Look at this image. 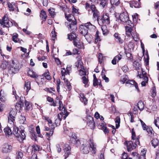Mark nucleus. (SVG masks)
<instances>
[{
	"instance_id": "nucleus-1",
	"label": "nucleus",
	"mask_w": 159,
	"mask_h": 159,
	"mask_svg": "<svg viewBox=\"0 0 159 159\" xmlns=\"http://www.w3.org/2000/svg\"><path fill=\"white\" fill-rule=\"evenodd\" d=\"M95 26L92 25L90 22L81 25L79 28L80 33L84 35L86 39V36L88 33V30H92L95 29Z\"/></svg>"
},
{
	"instance_id": "nucleus-2",
	"label": "nucleus",
	"mask_w": 159,
	"mask_h": 159,
	"mask_svg": "<svg viewBox=\"0 0 159 159\" xmlns=\"http://www.w3.org/2000/svg\"><path fill=\"white\" fill-rule=\"evenodd\" d=\"M13 133L16 139L20 142H22L25 139L26 136L23 129H20L17 127H14Z\"/></svg>"
},
{
	"instance_id": "nucleus-3",
	"label": "nucleus",
	"mask_w": 159,
	"mask_h": 159,
	"mask_svg": "<svg viewBox=\"0 0 159 159\" xmlns=\"http://www.w3.org/2000/svg\"><path fill=\"white\" fill-rule=\"evenodd\" d=\"M90 148H91L93 151V153L95 154L96 153V148L94 147L93 143H92L89 145V144H83L80 147V149L81 152L83 154H87L89 152Z\"/></svg>"
},
{
	"instance_id": "nucleus-4",
	"label": "nucleus",
	"mask_w": 159,
	"mask_h": 159,
	"mask_svg": "<svg viewBox=\"0 0 159 159\" xmlns=\"http://www.w3.org/2000/svg\"><path fill=\"white\" fill-rule=\"evenodd\" d=\"M19 70V64L12 60L8 67V72L10 74H15Z\"/></svg>"
},
{
	"instance_id": "nucleus-5",
	"label": "nucleus",
	"mask_w": 159,
	"mask_h": 159,
	"mask_svg": "<svg viewBox=\"0 0 159 159\" xmlns=\"http://www.w3.org/2000/svg\"><path fill=\"white\" fill-rule=\"evenodd\" d=\"M98 21L100 25L102 24H109L110 23L109 15L107 13H104L100 17L98 18Z\"/></svg>"
},
{
	"instance_id": "nucleus-6",
	"label": "nucleus",
	"mask_w": 159,
	"mask_h": 159,
	"mask_svg": "<svg viewBox=\"0 0 159 159\" xmlns=\"http://www.w3.org/2000/svg\"><path fill=\"white\" fill-rule=\"evenodd\" d=\"M0 24L3 27L9 28L12 25L11 21L9 20L7 16L5 15L2 19H0Z\"/></svg>"
},
{
	"instance_id": "nucleus-7",
	"label": "nucleus",
	"mask_w": 159,
	"mask_h": 159,
	"mask_svg": "<svg viewBox=\"0 0 159 159\" xmlns=\"http://www.w3.org/2000/svg\"><path fill=\"white\" fill-rule=\"evenodd\" d=\"M120 20L121 22L126 23L129 25L131 23V21L129 20V17L127 12H123L119 16Z\"/></svg>"
},
{
	"instance_id": "nucleus-8",
	"label": "nucleus",
	"mask_w": 159,
	"mask_h": 159,
	"mask_svg": "<svg viewBox=\"0 0 159 159\" xmlns=\"http://www.w3.org/2000/svg\"><path fill=\"white\" fill-rule=\"evenodd\" d=\"M76 22L75 21H73L71 22L67 23V27L68 30L72 33H75L77 30L76 26Z\"/></svg>"
},
{
	"instance_id": "nucleus-9",
	"label": "nucleus",
	"mask_w": 159,
	"mask_h": 159,
	"mask_svg": "<svg viewBox=\"0 0 159 159\" xmlns=\"http://www.w3.org/2000/svg\"><path fill=\"white\" fill-rule=\"evenodd\" d=\"M16 114L17 111L16 109H12L11 110L9 116L8 117V121L10 124H11L12 123H14Z\"/></svg>"
},
{
	"instance_id": "nucleus-10",
	"label": "nucleus",
	"mask_w": 159,
	"mask_h": 159,
	"mask_svg": "<svg viewBox=\"0 0 159 159\" xmlns=\"http://www.w3.org/2000/svg\"><path fill=\"white\" fill-rule=\"evenodd\" d=\"M87 124L88 126L91 129L94 128L95 124L93 120V118L90 116H87Z\"/></svg>"
},
{
	"instance_id": "nucleus-11",
	"label": "nucleus",
	"mask_w": 159,
	"mask_h": 159,
	"mask_svg": "<svg viewBox=\"0 0 159 159\" xmlns=\"http://www.w3.org/2000/svg\"><path fill=\"white\" fill-rule=\"evenodd\" d=\"M28 75H30L31 77L35 78V81L37 83L38 85H39V83L38 82L39 80V79H42L41 78V76H39L37 75L36 74L34 73L32 71L30 70L28 73Z\"/></svg>"
},
{
	"instance_id": "nucleus-12",
	"label": "nucleus",
	"mask_w": 159,
	"mask_h": 159,
	"mask_svg": "<svg viewBox=\"0 0 159 159\" xmlns=\"http://www.w3.org/2000/svg\"><path fill=\"white\" fill-rule=\"evenodd\" d=\"M12 148V146L7 143H5L2 149V152L3 153H7L11 152Z\"/></svg>"
},
{
	"instance_id": "nucleus-13",
	"label": "nucleus",
	"mask_w": 159,
	"mask_h": 159,
	"mask_svg": "<svg viewBox=\"0 0 159 159\" xmlns=\"http://www.w3.org/2000/svg\"><path fill=\"white\" fill-rule=\"evenodd\" d=\"M91 9L93 13V16L94 17H96L98 20V18L100 17L101 16H99V13L96 9L95 6L94 5H91Z\"/></svg>"
},
{
	"instance_id": "nucleus-14",
	"label": "nucleus",
	"mask_w": 159,
	"mask_h": 159,
	"mask_svg": "<svg viewBox=\"0 0 159 159\" xmlns=\"http://www.w3.org/2000/svg\"><path fill=\"white\" fill-rule=\"evenodd\" d=\"M70 147L67 144L65 145L64 151L65 152V156L66 157L64 158V159H66L67 157H68L70 154Z\"/></svg>"
},
{
	"instance_id": "nucleus-15",
	"label": "nucleus",
	"mask_w": 159,
	"mask_h": 159,
	"mask_svg": "<svg viewBox=\"0 0 159 159\" xmlns=\"http://www.w3.org/2000/svg\"><path fill=\"white\" fill-rule=\"evenodd\" d=\"M127 150L128 152L131 151L136 148V146L133 144L132 141H129L127 143Z\"/></svg>"
},
{
	"instance_id": "nucleus-16",
	"label": "nucleus",
	"mask_w": 159,
	"mask_h": 159,
	"mask_svg": "<svg viewBox=\"0 0 159 159\" xmlns=\"http://www.w3.org/2000/svg\"><path fill=\"white\" fill-rule=\"evenodd\" d=\"M25 98L23 97H21L20 98V101L19 103H17L16 105L15 106V107L16 110H17L18 108L19 110H21L22 107H24V102L21 101L22 99H25Z\"/></svg>"
},
{
	"instance_id": "nucleus-17",
	"label": "nucleus",
	"mask_w": 159,
	"mask_h": 159,
	"mask_svg": "<svg viewBox=\"0 0 159 159\" xmlns=\"http://www.w3.org/2000/svg\"><path fill=\"white\" fill-rule=\"evenodd\" d=\"M32 109V104L30 102L25 101V110L30 111Z\"/></svg>"
},
{
	"instance_id": "nucleus-18",
	"label": "nucleus",
	"mask_w": 159,
	"mask_h": 159,
	"mask_svg": "<svg viewBox=\"0 0 159 159\" xmlns=\"http://www.w3.org/2000/svg\"><path fill=\"white\" fill-rule=\"evenodd\" d=\"M114 37L116 38V41L122 44L123 43V40L121 38L120 35L118 33H115L114 34Z\"/></svg>"
},
{
	"instance_id": "nucleus-19",
	"label": "nucleus",
	"mask_w": 159,
	"mask_h": 159,
	"mask_svg": "<svg viewBox=\"0 0 159 159\" xmlns=\"http://www.w3.org/2000/svg\"><path fill=\"white\" fill-rule=\"evenodd\" d=\"M126 83L127 84H129L132 85H134L136 89H137L138 91L139 92V90L138 88V84L135 81L132 80H128L127 81Z\"/></svg>"
},
{
	"instance_id": "nucleus-20",
	"label": "nucleus",
	"mask_w": 159,
	"mask_h": 159,
	"mask_svg": "<svg viewBox=\"0 0 159 159\" xmlns=\"http://www.w3.org/2000/svg\"><path fill=\"white\" fill-rule=\"evenodd\" d=\"M106 24H104V25H101L102 30V31L103 34L104 35H106L108 33V30L107 29Z\"/></svg>"
},
{
	"instance_id": "nucleus-21",
	"label": "nucleus",
	"mask_w": 159,
	"mask_h": 159,
	"mask_svg": "<svg viewBox=\"0 0 159 159\" xmlns=\"http://www.w3.org/2000/svg\"><path fill=\"white\" fill-rule=\"evenodd\" d=\"M4 131L6 135L9 136L12 134L11 129L8 127L5 128Z\"/></svg>"
},
{
	"instance_id": "nucleus-22",
	"label": "nucleus",
	"mask_w": 159,
	"mask_h": 159,
	"mask_svg": "<svg viewBox=\"0 0 159 159\" xmlns=\"http://www.w3.org/2000/svg\"><path fill=\"white\" fill-rule=\"evenodd\" d=\"M75 33H72V34H71L70 35L69 34H68L67 35L68 39L70 40H73V42L74 40H77L76 34Z\"/></svg>"
},
{
	"instance_id": "nucleus-23",
	"label": "nucleus",
	"mask_w": 159,
	"mask_h": 159,
	"mask_svg": "<svg viewBox=\"0 0 159 159\" xmlns=\"http://www.w3.org/2000/svg\"><path fill=\"white\" fill-rule=\"evenodd\" d=\"M136 107H137L140 111H142L143 110L144 108V103L141 101H139L138 102Z\"/></svg>"
},
{
	"instance_id": "nucleus-24",
	"label": "nucleus",
	"mask_w": 159,
	"mask_h": 159,
	"mask_svg": "<svg viewBox=\"0 0 159 159\" xmlns=\"http://www.w3.org/2000/svg\"><path fill=\"white\" fill-rule=\"evenodd\" d=\"M40 17L43 20V21L42 22V23H43V21H45L47 17L46 13L43 10L41 11L40 13Z\"/></svg>"
},
{
	"instance_id": "nucleus-25",
	"label": "nucleus",
	"mask_w": 159,
	"mask_h": 159,
	"mask_svg": "<svg viewBox=\"0 0 159 159\" xmlns=\"http://www.w3.org/2000/svg\"><path fill=\"white\" fill-rule=\"evenodd\" d=\"M83 63L82 61L80 60H78L75 63V66L78 69L79 66H80V68L81 69L84 68V66H83Z\"/></svg>"
},
{
	"instance_id": "nucleus-26",
	"label": "nucleus",
	"mask_w": 159,
	"mask_h": 159,
	"mask_svg": "<svg viewBox=\"0 0 159 159\" xmlns=\"http://www.w3.org/2000/svg\"><path fill=\"white\" fill-rule=\"evenodd\" d=\"M101 129L102 130L105 134L108 133L109 132L108 129L106 126L105 125L104 123H102L101 125Z\"/></svg>"
},
{
	"instance_id": "nucleus-27",
	"label": "nucleus",
	"mask_w": 159,
	"mask_h": 159,
	"mask_svg": "<svg viewBox=\"0 0 159 159\" xmlns=\"http://www.w3.org/2000/svg\"><path fill=\"white\" fill-rule=\"evenodd\" d=\"M7 3L9 11H13L14 10L13 6L15 5V3L14 2L10 3L9 2H7Z\"/></svg>"
},
{
	"instance_id": "nucleus-28",
	"label": "nucleus",
	"mask_w": 159,
	"mask_h": 159,
	"mask_svg": "<svg viewBox=\"0 0 159 159\" xmlns=\"http://www.w3.org/2000/svg\"><path fill=\"white\" fill-rule=\"evenodd\" d=\"M159 143L158 140L157 139H153L151 141V144L152 146L155 148L156 147L158 146Z\"/></svg>"
},
{
	"instance_id": "nucleus-29",
	"label": "nucleus",
	"mask_w": 159,
	"mask_h": 159,
	"mask_svg": "<svg viewBox=\"0 0 159 159\" xmlns=\"http://www.w3.org/2000/svg\"><path fill=\"white\" fill-rule=\"evenodd\" d=\"M73 43L74 45L78 48L79 49L81 48L82 46L81 43L77 39L74 40Z\"/></svg>"
},
{
	"instance_id": "nucleus-30",
	"label": "nucleus",
	"mask_w": 159,
	"mask_h": 159,
	"mask_svg": "<svg viewBox=\"0 0 159 159\" xmlns=\"http://www.w3.org/2000/svg\"><path fill=\"white\" fill-rule=\"evenodd\" d=\"M66 18L67 20L69 21V22H71L74 20L73 19H75L74 16L71 14H69L68 16H67L66 14H65Z\"/></svg>"
},
{
	"instance_id": "nucleus-31",
	"label": "nucleus",
	"mask_w": 159,
	"mask_h": 159,
	"mask_svg": "<svg viewBox=\"0 0 159 159\" xmlns=\"http://www.w3.org/2000/svg\"><path fill=\"white\" fill-rule=\"evenodd\" d=\"M82 80L83 83L85 84V87H88L87 84L89 82L88 78H86V76H84L82 77Z\"/></svg>"
},
{
	"instance_id": "nucleus-32",
	"label": "nucleus",
	"mask_w": 159,
	"mask_h": 159,
	"mask_svg": "<svg viewBox=\"0 0 159 159\" xmlns=\"http://www.w3.org/2000/svg\"><path fill=\"white\" fill-rule=\"evenodd\" d=\"M54 131L53 130H50V131L48 132H47L46 133V136L47 138V139L48 140H49L50 137L52 136L53 135Z\"/></svg>"
},
{
	"instance_id": "nucleus-33",
	"label": "nucleus",
	"mask_w": 159,
	"mask_h": 159,
	"mask_svg": "<svg viewBox=\"0 0 159 159\" xmlns=\"http://www.w3.org/2000/svg\"><path fill=\"white\" fill-rule=\"evenodd\" d=\"M110 3L113 5L118 6L120 3L119 0H110Z\"/></svg>"
},
{
	"instance_id": "nucleus-34",
	"label": "nucleus",
	"mask_w": 159,
	"mask_h": 159,
	"mask_svg": "<svg viewBox=\"0 0 159 159\" xmlns=\"http://www.w3.org/2000/svg\"><path fill=\"white\" fill-rule=\"evenodd\" d=\"M24 89H26L27 91H28L30 89V82L25 83Z\"/></svg>"
},
{
	"instance_id": "nucleus-35",
	"label": "nucleus",
	"mask_w": 159,
	"mask_h": 159,
	"mask_svg": "<svg viewBox=\"0 0 159 159\" xmlns=\"http://www.w3.org/2000/svg\"><path fill=\"white\" fill-rule=\"evenodd\" d=\"M79 74L80 75L82 76L83 75H86V71L85 69H84V66L83 69H81V68H80V69L79 70Z\"/></svg>"
},
{
	"instance_id": "nucleus-36",
	"label": "nucleus",
	"mask_w": 159,
	"mask_h": 159,
	"mask_svg": "<svg viewBox=\"0 0 159 159\" xmlns=\"http://www.w3.org/2000/svg\"><path fill=\"white\" fill-rule=\"evenodd\" d=\"M151 93L152 97H154L156 95V88L155 86H153L151 89Z\"/></svg>"
},
{
	"instance_id": "nucleus-37",
	"label": "nucleus",
	"mask_w": 159,
	"mask_h": 159,
	"mask_svg": "<svg viewBox=\"0 0 159 159\" xmlns=\"http://www.w3.org/2000/svg\"><path fill=\"white\" fill-rule=\"evenodd\" d=\"M145 130L148 133L149 136H151L152 134L153 129L151 127L150 128L149 127L147 126V128L146 127Z\"/></svg>"
},
{
	"instance_id": "nucleus-38",
	"label": "nucleus",
	"mask_w": 159,
	"mask_h": 159,
	"mask_svg": "<svg viewBox=\"0 0 159 159\" xmlns=\"http://www.w3.org/2000/svg\"><path fill=\"white\" fill-rule=\"evenodd\" d=\"M115 122L116 123V128L117 129L120 126V118L119 117L117 116L116 117Z\"/></svg>"
},
{
	"instance_id": "nucleus-39",
	"label": "nucleus",
	"mask_w": 159,
	"mask_h": 159,
	"mask_svg": "<svg viewBox=\"0 0 159 159\" xmlns=\"http://www.w3.org/2000/svg\"><path fill=\"white\" fill-rule=\"evenodd\" d=\"M100 38L99 36V32L97 31L95 34V42L96 43H97L98 41H100Z\"/></svg>"
},
{
	"instance_id": "nucleus-40",
	"label": "nucleus",
	"mask_w": 159,
	"mask_h": 159,
	"mask_svg": "<svg viewBox=\"0 0 159 159\" xmlns=\"http://www.w3.org/2000/svg\"><path fill=\"white\" fill-rule=\"evenodd\" d=\"M49 72L48 71L44 73L43 75L45 76L46 78L48 80H50L51 79V76L49 75Z\"/></svg>"
},
{
	"instance_id": "nucleus-41",
	"label": "nucleus",
	"mask_w": 159,
	"mask_h": 159,
	"mask_svg": "<svg viewBox=\"0 0 159 159\" xmlns=\"http://www.w3.org/2000/svg\"><path fill=\"white\" fill-rule=\"evenodd\" d=\"M42 118L47 120L49 124H52V120L50 119H49L48 117L43 116H42Z\"/></svg>"
},
{
	"instance_id": "nucleus-42",
	"label": "nucleus",
	"mask_w": 159,
	"mask_h": 159,
	"mask_svg": "<svg viewBox=\"0 0 159 159\" xmlns=\"http://www.w3.org/2000/svg\"><path fill=\"white\" fill-rule=\"evenodd\" d=\"M49 13L52 17H54L55 15V12L54 11V10L53 8H50L48 9Z\"/></svg>"
},
{
	"instance_id": "nucleus-43",
	"label": "nucleus",
	"mask_w": 159,
	"mask_h": 159,
	"mask_svg": "<svg viewBox=\"0 0 159 159\" xmlns=\"http://www.w3.org/2000/svg\"><path fill=\"white\" fill-rule=\"evenodd\" d=\"M8 65V62L6 61H3L1 65V67L3 69L6 68L7 65Z\"/></svg>"
},
{
	"instance_id": "nucleus-44",
	"label": "nucleus",
	"mask_w": 159,
	"mask_h": 159,
	"mask_svg": "<svg viewBox=\"0 0 159 159\" xmlns=\"http://www.w3.org/2000/svg\"><path fill=\"white\" fill-rule=\"evenodd\" d=\"M100 5H101L103 8H104L107 3V0H100Z\"/></svg>"
},
{
	"instance_id": "nucleus-45",
	"label": "nucleus",
	"mask_w": 159,
	"mask_h": 159,
	"mask_svg": "<svg viewBox=\"0 0 159 159\" xmlns=\"http://www.w3.org/2000/svg\"><path fill=\"white\" fill-rule=\"evenodd\" d=\"M3 92L1 90L0 92V100L2 102H4L5 100V98L2 95L3 94Z\"/></svg>"
},
{
	"instance_id": "nucleus-46",
	"label": "nucleus",
	"mask_w": 159,
	"mask_h": 159,
	"mask_svg": "<svg viewBox=\"0 0 159 159\" xmlns=\"http://www.w3.org/2000/svg\"><path fill=\"white\" fill-rule=\"evenodd\" d=\"M68 73V71H66V69L64 68L61 69V73L62 76H64Z\"/></svg>"
},
{
	"instance_id": "nucleus-47",
	"label": "nucleus",
	"mask_w": 159,
	"mask_h": 159,
	"mask_svg": "<svg viewBox=\"0 0 159 159\" xmlns=\"http://www.w3.org/2000/svg\"><path fill=\"white\" fill-rule=\"evenodd\" d=\"M127 77L126 76H125V77H124V76H122L120 80V81L121 82H122L123 84H124L127 80Z\"/></svg>"
},
{
	"instance_id": "nucleus-48",
	"label": "nucleus",
	"mask_w": 159,
	"mask_h": 159,
	"mask_svg": "<svg viewBox=\"0 0 159 159\" xmlns=\"http://www.w3.org/2000/svg\"><path fill=\"white\" fill-rule=\"evenodd\" d=\"M134 65L135 66V67L137 68V69H140V68L141 67V65L139 63L135 61L134 62Z\"/></svg>"
},
{
	"instance_id": "nucleus-49",
	"label": "nucleus",
	"mask_w": 159,
	"mask_h": 159,
	"mask_svg": "<svg viewBox=\"0 0 159 159\" xmlns=\"http://www.w3.org/2000/svg\"><path fill=\"white\" fill-rule=\"evenodd\" d=\"M23 156V153L22 152H18L17 153V159H21Z\"/></svg>"
},
{
	"instance_id": "nucleus-50",
	"label": "nucleus",
	"mask_w": 159,
	"mask_h": 159,
	"mask_svg": "<svg viewBox=\"0 0 159 159\" xmlns=\"http://www.w3.org/2000/svg\"><path fill=\"white\" fill-rule=\"evenodd\" d=\"M18 34H16L14 35L12 37V40L15 42H17L18 41L17 40L18 39Z\"/></svg>"
},
{
	"instance_id": "nucleus-51",
	"label": "nucleus",
	"mask_w": 159,
	"mask_h": 159,
	"mask_svg": "<svg viewBox=\"0 0 159 159\" xmlns=\"http://www.w3.org/2000/svg\"><path fill=\"white\" fill-rule=\"evenodd\" d=\"M154 123L156 126L159 129V118L157 117V119L155 120Z\"/></svg>"
},
{
	"instance_id": "nucleus-52",
	"label": "nucleus",
	"mask_w": 159,
	"mask_h": 159,
	"mask_svg": "<svg viewBox=\"0 0 159 159\" xmlns=\"http://www.w3.org/2000/svg\"><path fill=\"white\" fill-rule=\"evenodd\" d=\"M32 151H34V152L39 151V147L37 145L34 146L32 147Z\"/></svg>"
},
{
	"instance_id": "nucleus-53",
	"label": "nucleus",
	"mask_w": 159,
	"mask_h": 159,
	"mask_svg": "<svg viewBox=\"0 0 159 159\" xmlns=\"http://www.w3.org/2000/svg\"><path fill=\"white\" fill-rule=\"evenodd\" d=\"M103 58V56L102 55L101 53H99V56H98V60L99 62L101 63L102 62V59Z\"/></svg>"
},
{
	"instance_id": "nucleus-54",
	"label": "nucleus",
	"mask_w": 159,
	"mask_h": 159,
	"mask_svg": "<svg viewBox=\"0 0 159 159\" xmlns=\"http://www.w3.org/2000/svg\"><path fill=\"white\" fill-rule=\"evenodd\" d=\"M61 121V120H60V119H56L55 120V123L56 125V126L59 125H60Z\"/></svg>"
},
{
	"instance_id": "nucleus-55",
	"label": "nucleus",
	"mask_w": 159,
	"mask_h": 159,
	"mask_svg": "<svg viewBox=\"0 0 159 159\" xmlns=\"http://www.w3.org/2000/svg\"><path fill=\"white\" fill-rule=\"evenodd\" d=\"M134 6L135 7H139V2L136 1H134L133 3Z\"/></svg>"
},
{
	"instance_id": "nucleus-56",
	"label": "nucleus",
	"mask_w": 159,
	"mask_h": 159,
	"mask_svg": "<svg viewBox=\"0 0 159 159\" xmlns=\"http://www.w3.org/2000/svg\"><path fill=\"white\" fill-rule=\"evenodd\" d=\"M128 155L126 153L124 152L122 154V159H128Z\"/></svg>"
},
{
	"instance_id": "nucleus-57",
	"label": "nucleus",
	"mask_w": 159,
	"mask_h": 159,
	"mask_svg": "<svg viewBox=\"0 0 159 159\" xmlns=\"http://www.w3.org/2000/svg\"><path fill=\"white\" fill-rule=\"evenodd\" d=\"M141 124L142 125V127L143 130H145L146 129V125L144 122H143L142 120H140Z\"/></svg>"
},
{
	"instance_id": "nucleus-58",
	"label": "nucleus",
	"mask_w": 159,
	"mask_h": 159,
	"mask_svg": "<svg viewBox=\"0 0 159 159\" xmlns=\"http://www.w3.org/2000/svg\"><path fill=\"white\" fill-rule=\"evenodd\" d=\"M36 135L35 133L33 132L32 133V139L33 140H36Z\"/></svg>"
},
{
	"instance_id": "nucleus-59",
	"label": "nucleus",
	"mask_w": 159,
	"mask_h": 159,
	"mask_svg": "<svg viewBox=\"0 0 159 159\" xmlns=\"http://www.w3.org/2000/svg\"><path fill=\"white\" fill-rule=\"evenodd\" d=\"M132 29L130 27H129L128 26L126 27V32L127 33H130Z\"/></svg>"
},
{
	"instance_id": "nucleus-60",
	"label": "nucleus",
	"mask_w": 159,
	"mask_h": 159,
	"mask_svg": "<svg viewBox=\"0 0 159 159\" xmlns=\"http://www.w3.org/2000/svg\"><path fill=\"white\" fill-rule=\"evenodd\" d=\"M77 139V137L75 135V134H72L71 135V139H72V141L75 140V139Z\"/></svg>"
},
{
	"instance_id": "nucleus-61",
	"label": "nucleus",
	"mask_w": 159,
	"mask_h": 159,
	"mask_svg": "<svg viewBox=\"0 0 159 159\" xmlns=\"http://www.w3.org/2000/svg\"><path fill=\"white\" fill-rule=\"evenodd\" d=\"M51 35L52 36V37L55 38L57 36L56 32L54 30V31H52Z\"/></svg>"
},
{
	"instance_id": "nucleus-62",
	"label": "nucleus",
	"mask_w": 159,
	"mask_h": 159,
	"mask_svg": "<svg viewBox=\"0 0 159 159\" xmlns=\"http://www.w3.org/2000/svg\"><path fill=\"white\" fill-rule=\"evenodd\" d=\"M102 76L103 79L105 80L106 82H108L109 81V79L108 78L106 77L105 75H103Z\"/></svg>"
},
{
	"instance_id": "nucleus-63",
	"label": "nucleus",
	"mask_w": 159,
	"mask_h": 159,
	"mask_svg": "<svg viewBox=\"0 0 159 159\" xmlns=\"http://www.w3.org/2000/svg\"><path fill=\"white\" fill-rule=\"evenodd\" d=\"M136 135H135V134L134 131H132V139L134 140L135 139Z\"/></svg>"
},
{
	"instance_id": "nucleus-64",
	"label": "nucleus",
	"mask_w": 159,
	"mask_h": 159,
	"mask_svg": "<svg viewBox=\"0 0 159 159\" xmlns=\"http://www.w3.org/2000/svg\"><path fill=\"white\" fill-rule=\"evenodd\" d=\"M156 155V157L155 159H159V150L157 151Z\"/></svg>"
}]
</instances>
